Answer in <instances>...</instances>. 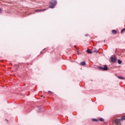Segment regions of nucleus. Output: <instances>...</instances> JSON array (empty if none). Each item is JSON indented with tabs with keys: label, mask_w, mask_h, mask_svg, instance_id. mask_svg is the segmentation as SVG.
<instances>
[{
	"label": "nucleus",
	"mask_w": 125,
	"mask_h": 125,
	"mask_svg": "<svg viewBox=\"0 0 125 125\" xmlns=\"http://www.w3.org/2000/svg\"><path fill=\"white\" fill-rule=\"evenodd\" d=\"M57 4V1L56 0H52L49 2V8H54L55 5Z\"/></svg>",
	"instance_id": "1"
},
{
	"label": "nucleus",
	"mask_w": 125,
	"mask_h": 125,
	"mask_svg": "<svg viewBox=\"0 0 125 125\" xmlns=\"http://www.w3.org/2000/svg\"><path fill=\"white\" fill-rule=\"evenodd\" d=\"M98 68V69H100V70H103L104 71H108V67L107 66V65H104V67L99 66Z\"/></svg>",
	"instance_id": "2"
},
{
	"label": "nucleus",
	"mask_w": 125,
	"mask_h": 125,
	"mask_svg": "<svg viewBox=\"0 0 125 125\" xmlns=\"http://www.w3.org/2000/svg\"><path fill=\"white\" fill-rule=\"evenodd\" d=\"M114 125H121V119H115L114 122Z\"/></svg>",
	"instance_id": "3"
},
{
	"label": "nucleus",
	"mask_w": 125,
	"mask_h": 125,
	"mask_svg": "<svg viewBox=\"0 0 125 125\" xmlns=\"http://www.w3.org/2000/svg\"><path fill=\"white\" fill-rule=\"evenodd\" d=\"M111 62L115 63L117 62V58L116 57H111Z\"/></svg>",
	"instance_id": "4"
},
{
	"label": "nucleus",
	"mask_w": 125,
	"mask_h": 125,
	"mask_svg": "<svg viewBox=\"0 0 125 125\" xmlns=\"http://www.w3.org/2000/svg\"><path fill=\"white\" fill-rule=\"evenodd\" d=\"M112 33L113 35H116V34H117V31H116V30H112Z\"/></svg>",
	"instance_id": "5"
},
{
	"label": "nucleus",
	"mask_w": 125,
	"mask_h": 125,
	"mask_svg": "<svg viewBox=\"0 0 125 125\" xmlns=\"http://www.w3.org/2000/svg\"><path fill=\"white\" fill-rule=\"evenodd\" d=\"M86 52L87 53H89V54H91V53H92V52L90 51V50L89 49L87 50Z\"/></svg>",
	"instance_id": "6"
},
{
	"label": "nucleus",
	"mask_w": 125,
	"mask_h": 125,
	"mask_svg": "<svg viewBox=\"0 0 125 125\" xmlns=\"http://www.w3.org/2000/svg\"><path fill=\"white\" fill-rule=\"evenodd\" d=\"M125 116H122L120 119V121H125Z\"/></svg>",
	"instance_id": "7"
},
{
	"label": "nucleus",
	"mask_w": 125,
	"mask_h": 125,
	"mask_svg": "<svg viewBox=\"0 0 125 125\" xmlns=\"http://www.w3.org/2000/svg\"><path fill=\"white\" fill-rule=\"evenodd\" d=\"M80 64H81V65L82 66H83V65H85V62H81Z\"/></svg>",
	"instance_id": "8"
},
{
	"label": "nucleus",
	"mask_w": 125,
	"mask_h": 125,
	"mask_svg": "<svg viewBox=\"0 0 125 125\" xmlns=\"http://www.w3.org/2000/svg\"><path fill=\"white\" fill-rule=\"evenodd\" d=\"M125 28H123V29L121 30V34H123V33H125Z\"/></svg>",
	"instance_id": "9"
},
{
	"label": "nucleus",
	"mask_w": 125,
	"mask_h": 125,
	"mask_svg": "<svg viewBox=\"0 0 125 125\" xmlns=\"http://www.w3.org/2000/svg\"><path fill=\"white\" fill-rule=\"evenodd\" d=\"M43 10H46V9L37 10L36 11H37V12H38V11H43Z\"/></svg>",
	"instance_id": "10"
},
{
	"label": "nucleus",
	"mask_w": 125,
	"mask_h": 125,
	"mask_svg": "<svg viewBox=\"0 0 125 125\" xmlns=\"http://www.w3.org/2000/svg\"><path fill=\"white\" fill-rule=\"evenodd\" d=\"M92 122H98V120L96 119H92Z\"/></svg>",
	"instance_id": "11"
},
{
	"label": "nucleus",
	"mask_w": 125,
	"mask_h": 125,
	"mask_svg": "<svg viewBox=\"0 0 125 125\" xmlns=\"http://www.w3.org/2000/svg\"><path fill=\"white\" fill-rule=\"evenodd\" d=\"M118 78L120 79V80H124L125 79V78L123 77V76H119Z\"/></svg>",
	"instance_id": "12"
},
{
	"label": "nucleus",
	"mask_w": 125,
	"mask_h": 125,
	"mask_svg": "<svg viewBox=\"0 0 125 125\" xmlns=\"http://www.w3.org/2000/svg\"><path fill=\"white\" fill-rule=\"evenodd\" d=\"M118 64H122V61H121V60H118Z\"/></svg>",
	"instance_id": "13"
},
{
	"label": "nucleus",
	"mask_w": 125,
	"mask_h": 125,
	"mask_svg": "<svg viewBox=\"0 0 125 125\" xmlns=\"http://www.w3.org/2000/svg\"><path fill=\"white\" fill-rule=\"evenodd\" d=\"M100 122H104V119L103 118H100Z\"/></svg>",
	"instance_id": "14"
},
{
	"label": "nucleus",
	"mask_w": 125,
	"mask_h": 125,
	"mask_svg": "<svg viewBox=\"0 0 125 125\" xmlns=\"http://www.w3.org/2000/svg\"><path fill=\"white\" fill-rule=\"evenodd\" d=\"M94 52H96V53H97V52H98V50H95V51H94Z\"/></svg>",
	"instance_id": "15"
},
{
	"label": "nucleus",
	"mask_w": 125,
	"mask_h": 125,
	"mask_svg": "<svg viewBox=\"0 0 125 125\" xmlns=\"http://www.w3.org/2000/svg\"><path fill=\"white\" fill-rule=\"evenodd\" d=\"M48 93H52V92L50 91H48Z\"/></svg>",
	"instance_id": "16"
},
{
	"label": "nucleus",
	"mask_w": 125,
	"mask_h": 125,
	"mask_svg": "<svg viewBox=\"0 0 125 125\" xmlns=\"http://www.w3.org/2000/svg\"><path fill=\"white\" fill-rule=\"evenodd\" d=\"M1 12V8H0V13Z\"/></svg>",
	"instance_id": "17"
},
{
	"label": "nucleus",
	"mask_w": 125,
	"mask_h": 125,
	"mask_svg": "<svg viewBox=\"0 0 125 125\" xmlns=\"http://www.w3.org/2000/svg\"><path fill=\"white\" fill-rule=\"evenodd\" d=\"M78 54H80V53H79V52H78Z\"/></svg>",
	"instance_id": "18"
},
{
	"label": "nucleus",
	"mask_w": 125,
	"mask_h": 125,
	"mask_svg": "<svg viewBox=\"0 0 125 125\" xmlns=\"http://www.w3.org/2000/svg\"><path fill=\"white\" fill-rule=\"evenodd\" d=\"M74 46H75V47H76V45H75Z\"/></svg>",
	"instance_id": "19"
}]
</instances>
